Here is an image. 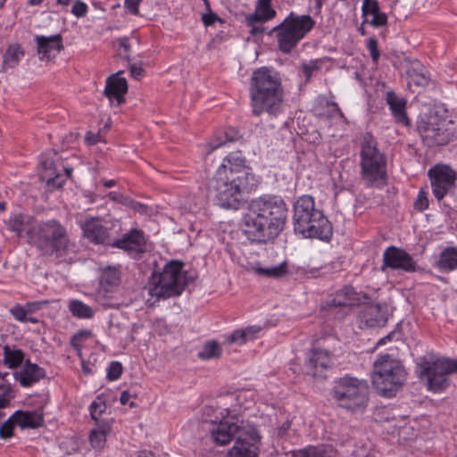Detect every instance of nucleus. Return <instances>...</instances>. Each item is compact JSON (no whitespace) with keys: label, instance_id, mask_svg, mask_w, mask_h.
I'll list each match as a JSON object with an SVG mask.
<instances>
[{"label":"nucleus","instance_id":"37998d69","mask_svg":"<svg viewBox=\"0 0 457 457\" xmlns=\"http://www.w3.org/2000/svg\"><path fill=\"white\" fill-rule=\"evenodd\" d=\"M109 432V427L106 425L99 426L93 429L89 435V441L93 448L101 450L106 442V436Z\"/></svg>","mask_w":457,"mask_h":457},{"label":"nucleus","instance_id":"3c124183","mask_svg":"<svg viewBox=\"0 0 457 457\" xmlns=\"http://www.w3.org/2000/svg\"><path fill=\"white\" fill-rule=\"evenodd\" d=\"M10 312L16 320L20 322H27V315L29 314L24 306L15 304L11 308Z\"/></svg>","mask_w":457,"mask_h":457},{"label":"nucleus","instance_id":"09e8293b","mask_svg":"<svg viewBox=\"0 0 457 457\" xmlns=\"http://www.w3.org/2000/svg\"><path fill=\"white\" fill-rule=\"evenodd\" d=\"M15 425L16 422H14V420H12V416H10L9 419L0 426V437L7 439L12 436V430Z\"/></svg>","mask_w":457,"mask_h":457},{"label":"nucleus","instance_id":"473e14b6","mask_svg":"<svg viewBox=\"0 0 457 457\" xmlns=\"http://www.w3.org/2000/svg\"><path fill=\"white\" fill-rule=\"evenodd\" d=\"M92 337L90 330H82L73 336L71 339V345L76 350L78 355L81 359V369L85 374H90L93 372V366L83 360L82 358V346L85 340Z\"/></svg>","mask_w":457,"mask_h":457},{"label":"nucleus","instance_id":"a211bd4d","mask_svg":"<svg viewBox=\"0 0 457 457\" xmlns=\"http://www.w3.org/2000/svg\"><path fill=\"white\" fill-rule=\"evenodd\" d=\"M331 355L328 350L321 348L312 349L307 353L305 372L312 377H320L323 370L331 366Z\"/></svg>","mask_w":457,"mask_h":457},{"label":"nucleus","instance_id":"7ed1b4c3","mask_svg":"<svg viewBox=\"0 0 457 457\" xmlns=\"http://www.w3.org/2000/svg\"><path fill=\"white\" fill-rule=\"evenodd\" d=\"M250 96L253 114L259 116L264 112L278 113L282 104L278 73L266 67L254 71L251 78Z\"/></svg>","mask_w":457,"mask_h":457},{"label":"nucleus","instance_id":"c85d7f7f","mask_svg":"<svg viewBox=\"0 0 457 457\" xmlns=\"http://www.w3.org/2000/svg\"><path fill=\"white\" fill-rule=\"evenodd\" d=\"M445 121L440 120L439 122L429 121L424 129V137L430 139L436 145H445L449 142V134L446 133L445 129Z\"/></svg>","mask_w":457,"mask_h":457},{"label":"nucleus","instance_id":"4be33fe9","mask_svg":"<svg viewBox=\"0 0 457 457\" xmlns=\"http://www.w3.org/2000/svg\"><path fill=\"white\" fill-rule=\"evenodd\" d=\"M315 112L317 115L331 120L336 124L346 123V119L338 107L337 104L330 101L325 96H320L317 99Z\"/></svg>","mask_w":457,"mask_h":457},{"label":"nucleus","instance_id":"cd10ccee","mask_svg":"<svg viewBox=\"0 0 457 457\" xmlns=\"http://www.w3.org/2000/svg\"><path fill=\"white\" fill-rule=\"evenodd\" d=\"M12 420H14L16 425L21 427V428H36L42 424L43 414L40 411H16L12 415Z\"/></svg>","mask_w":457,"mask_h":457},{"label":"nucleus","instance_id":"393cba45","mask_svg":"<svg viewBox=\"0 0 457 457\" xmlns=\"http://www.w3.org/2000/svg\"><path fill=\"white\" fill-rule=\"evenodd\" d=\"M262 328L261 326L253 325L244 328H238L232 333L225 336L224 345H243L248 342L253 341L258 338Z\"/></svg>","mask_w":457,"mask_h":457},{"label":"nucleus","instance_id":"6e6552de","mask_svg":"<svg viewBox=\"0 0 457 457\" xmlns=\"http://www.w3.org/2000/svg\"><path fill=\"white\" fill-rule=\"evenodd\" d=\"M371 378L379 395L392 397L405 382L406 371L400 361L382 355L374 362Z\"/></svg>","mask_w":457,"mask_h":457},{"label":"nucleus","instance_id":"6e6d98bb","mask_svg":"<svg viewBox=\"0 0 457 457\" xmlns=\"http://www.w3.org/2000/svg\"><path fill=\"white\" fill-rule=\"evenodd\" d=\"M142 0H125L124 7L134 15L138 14V7Z\"/></svg>","mask_w":457,"mask_h":457},{"label":"nucleus","instance_id":"c9c22d12","mask_svg":"<svg viewBox=\"0 0 457 457\" xmlns=\"http://www.w3.org/2000/svg\"><path fill=\"white\" fill-rule=\"evenodd\" d=\"M436 267L443 271H451L457 269V247L445 248L440 253Z\"/></svg>","mask_w":457,"mask_h":457},{"label":"nucleus","instance_id":"dca6fc26","mask_svg":"<svg viewBox=\"0 0 457 457\" xmlns=\"http://www.w3.org/2000/svg\"><path fill=\"white\" fill-rule=\"evenodd\" d=\"M386 268L414 272L417 270V265L407 252L395 246H389L383 253L382 270H385Z\"/></svg>","mask_w":457,"mask_h":457},{"label":"nucleus","instance_id":"f257e3e1","mask_svg":"<svg viewBox=\"0 0 457 457\" xmlns=\"http://www.w3.org/2000/svg\"><path fill=\"white\" fill-rule=\"evenodd\" d=\"M288 208L278 195H263L250 201L242 219V229L248 240L267 243L284 229Z\"/></svg>","mask_w":457,"mask_h":457},{"label":"nucleus","instance_id":"49530a36","mask_svg":"<svg viewBox=\"0 0 457 457\" xmlns=\"http://www.w3.org/2000/svg\"><path fill=\"white\" fill-rule=\"evenodd\" d=\"M104 394H102L96 397V399L90 404L89 410L93 420H97L99 417L106 410V403L104 399Z\"/></svg>","mask_w":457,"mask_h":457},{"label":"nucleus","instance_id":"de8ad7c7","mask_svg":"<svg viewBox=\"0 0 457 457\" xmlns=\"http://www.w3.org/2000/svg\"><path fill=\"white\" fill-rule=\"evenodd\" d=\"M416 436L414 428L411 423H405L404 425L399 427L398 436L399 440L405 442Z\"/></svg>","mask_w":457,"mask_h":457},{"label":"nucleus","instance_id":"0eeeda50","mask_svg":"<svg viewBox=\"0 0 457 457\" xmlns=\"http://www.w3.org/2000/svg\"><path fill=\"white\" fill-rule=\"evenodd\" d=\"M331 396L338 407L361 412L369 403V386L363 379L345 375L335 380Z\"/></svg>","mask_w":457,"mask_h":457},{"label":"nucleus","instance_id":"aec40b11","mask_svg":"<svg viewBox=\"0 0 457 457\" xmlns=\"http://www.w3.org/2000/svg\"><path fill=\"white\" fill-rule=\"evenodd\" d=\"M121 74L122 71H118L108 77L104 88V95L112 103L116 102L117 105L124 101V96L128 91L127 80Z\"/></svg>","mask_w":457,"mask_h":457},{"label":"nucleus","instance_id":"7c9ffc66","mask_svg":"<svg viewBox=\"0 0 457 457\" xmlns=\"http://www.w3.org/2000/svg\"><path fill=\"white\" fill-rule=\"evenodd\" d=\"M386 102L396 121L403 125H408L409 120L405 112L406 102L397 96L394 92H387Z\"/></svg>","mask_w":457,"mask_h":457},{"label":"nucleus","instance_id":"79ce46f5","mask_svg":"<svg viewBox=\"0 0 457 457\" xmlns=\"http://www.w3.org/2000/svg\"><path fill=\"white\" fill-rule=\"evenodd\" d=\"M120 282V271L113 267L104 269L101 275V285L108 291L110 288L117 287Z\"/></svg>","mask_w":457,"mask_h":457},{"label":"nucleus","instance_id":"f03ea898","mask_svg":"<svg viewBox=\"0 0 457 457\" xmlns=\"http://www.w3.org/2000/svg\"><path fill=\"white\" fill-rule=\"evenodd\" d=\"M241 152L228 154L219 166L212 182L211 189L215 192L220 204L224 208H237L242 190L246 185L249 167Z\"/></svg>","mask_w":457,"mask_h":457},{"label":"nucleus","instance_id":"4d7b16f0","mask_svg":"<svg viewBox=\"0 0 457 457\" xmlns=\"http://www.w3.org/2000/svg\"><path fill=\"white\" fill-rule=\"evenodd\" d=\"M103 141V138H102V136L101 134L98 132V133H94V132H87L85 136V142L88 145H95L98 142H101Z\"/></svg>","mask_w":457,"mask_h":457},{"label":"nucleus","instance_id":"b1692460","mask_svg":"<svg viewBox=\"0 0 457 457\" xmlns=\"http://www.w3.org/2000/svg\"><path fill=\"white\" fill-rule=\"evenodd\" d=\"M14 378L21 386L28 387L38 382L45 376L44 370L37 364L31 363L29 361L24 362L21 370L16 371Z\"/></svg>","mask_w":457,"mask_h":457},{"label":"nucleus","instance_id":"052dcab7","mask_svg":"<svg viewBox=\"0 0 457 457\" xmlns=\"http://www.w3.org/2000/svg\"><path fill=\"white\" fill-rule=\"evenodd\" d=\"M44 305L43 302H30L27 303L25 305H23L28 312L29 315L34 313L35 312L40 310L42 306Z\"/></svg>","mask_w":457,"mask_h":457},{"label":"nucleus","instance_id":"ddd939ff","mask_svg":"<svg viewBox=\"0 0 457 457\" xmlns=\"http://www.w3.org/2000/svg\"><path fill=\"white\" fill-rule=\"evenodd\" d=\"M260 445L261 436L253 424L249 422L241 427L234 445L228 453V457H257Z\"/></svg>","mask_w":457,"mask_h":457},{"label":"nucleus","instance_id":"2eb2a0df","mask_svg":"<svg viewBox=\"0 0 457 457\" xmlns=\"http://www.w3.org/2000/svg\"><path fill=\"white\" fill-rule=\"evenodd\" d=\"M428 175L433 194L438 200L444 198L456 179L454 171L449 166L443 164H437L429 169Z\"/></svg>","mask_w":457,"mask_h":457},{"label":"nucleus","instance_id":"20e7f679","mask_svg":"<svg viewBox=\"0 0 457 457\" xmlns=\"http://www.w3.org/2000/svg\"><path fill=\"white\" fill-rule=\"evenodd\" d=\"M204 420L209 423V434L212 441L218 445H227L239 434L241 427L249 421L241 420L236 409H231L222 403L205 406Z\"/></svg>","mask_w":457,"mask_h":457},{"label":"nucleus","instance_id":"a18cd8bd","mask_svg":"<svg viewBox=\"0 0 457 457\" xmlns=\"http://www.w3.org/2000/svg\"><path fill=\"white\" fill-rule=\"evenodd\" d=\"M292 457H334L328 451L319 447H309L293 453Z\"/></svg>","mask_w":457,"mask_h":457},{"label":"nucleus","instance_id":"a19ab883","mask_svg":"<svg viewBox=\"0 0 457 457\" xmlns=\"http://www.w3.org/2000/svg\"><path fill=\"white\" fill-rule=\"evenodd\" d=\"M222 349L220 343L214 340L207 341L204 344L197 356L203 361L218 359L221 356Z\"/></svg>","mask_w":457,"mask_h":457},{"label":"nucleus","instance_id":"2f4dec72","mask_svg":"<svg viewBox=\"0 0 457 457\" xmlns=\"http://www.w3.org/2000/svg\"><path fill=\"white\" fill-rule=\"evenodd\" d=\"M360 297L351 287H345L336 292L331 303L334 306H353L359 304Z\"/></svg>","mask_w":457,"mask_h":457},{"label":"nucleus","instance_id":"412c9836","mask_svg":"<svg viewBox=\"0 0 457 457\" xmlns=\"http://www.w3.org/2000/svg\"><path fill=\"white\" fill-rule=\"evenodd\" d=\"M145 239L142 231L133 229L126 234L121 239L117 240L113 245L123 249L129 254L136 257L144 251Z\"/></svg>","mask_w":457,"mask_h":457},{"label":"nucleus","instance_id":"e2e57ef3","mask_svg":"<svg viewBox=\"0 0 457 457\" xmlns=\"http://www.w3.org/2000/svg\"><path fill=\"white\" fill-rule=\"evenodd\" d=\"M130 73L135 79H140L144 75V70L137 64L130 65Z\"/></svg>","mask_w":457,"mask_h":457},{"label":"nucleus","instance_id":"0e129e2a","mask_svg":"<svg viewBox=\"0 0 457 457\" xmlns=\"http://www.w3.org/2000/svg\"><path fill=\"white\" fill-rule=\"evenodd\" d=\"M59 169L61 170V172L63 171L62 175L64 176V181L66 179L70 178L72 173V168L64 166L63 162L59 160Z\"/></svg>","mask_w":457,"mask_h":457},{"label":"nucleus","instance_id":"680f3d73","mask_svg":"<svg viewBox=\"0 0 457 457\" xmlns=\"http://www.w3.org/2000/svg\"><path fill=\"white\" fill-rule=\"evenodd\" d=\"M369 49L370 52V56L374 62H377L379 57V52L377 47V42L376 40H370L369 42Z\"/></svg>","mask_w":457,"mask_h":457},{"label":"nucleus","instance_id":"c03bdc74","mask_svg":"<svg viewBox=\"0 0 457 457\" xmlns=\"http://www.w3.org/2000/svg\"><path fill=\"white\" fill-rule=\"evenodd\" d=\"M323 61L321 59L310 60L303 62L301 65V71L305 78L306 81H309L312 76H314L322 67Z\"/></svg>","mask_w":457,"mask_h":457},{"label":"nucleus","instance_id":"a878e982","mask_svg":"<svg viewBox=\"0 0 457 457\" xmlns=\"http://www.w3.org/2000/svg\"><path fill=\"white\" fill-rule=\"evenodd\" d=\"M365 21L374 27H380L386 23V15L380 12L377 0L363 1L361 6Z\"/></svg>","mask_w":457,"mask_h":457},{"label":"nucleus","instance_id":"9d476101","mask_svg":"<svg viewBox=\"0 0 457 457\" xmlns=\"http://www.w3.org/2000/svg\"><path fill=\"white\" fill-rule=\"evenodd\" d=\"M314 24L310 15H288L281 24L272 29L276 32L279 50L285 54L290 53Z\"/></svg>","mask_w":457,"mask_h":457},{"label":"nucleus","instance_id":"423d86ee","mask_svg":"<svg viewBox=\"0 0 457 457\" xmlns=\"http://www.w3.org/2000/svg\"><path fill=\"white\" fill-rule=\"evenodd\" d=\"M184 263L172 260L162 270H154L146 286L148 294L157 299L178 296L184 291L187 281Z\"/></svg>","mask_w":457,"mask_h":457},{"label":"nucleus","instance_id":"72a5a7b5","mask_svg":"<svg viewBox=\"0 0 457 457\" xmlns=\"http://www.w3.org/2000/svg\"><path fill=\"white\" fill-rule=\"evenodd\" d=\"M24 353L14 346L8 345L3 347V363L9 369H16L24 361Z\"/></svg>","mask_w":457,"mask_h":457},{"label":"nucleus","instance_id":"f8f14e48","mask_svg":"<svg viewBox=\"0 0 457 457\" xmlns=\"http://www.w3.org/2000/svg\"><path fill=\"white\" fill-rule=\"evenodd\" d=\"M447 357L435 353H428L420 359V377L426 379L428 391L438 394L450 386V376L453 371L445 368Z\"/></svg>","mask_w":457,"mask_h":457},{"label":"nucleus","instance_id":"f704fd0d","mask_svg":"<svg viewBox=\"0 0 457 457\" xmlns=\"http://www.w3.org/2000/svg\"><path fill=\"white\" fill-rule=\"evenodd\" d=\"M238 138V132L234 128H228L219 135H217L208 144L206 148V154H210L214 150L225 145L228 142H234Z\"/></svg>","mask_w":457,"mask_h":457},{"label":"nucleus","instance_id":"bb28decb","mask_svg":"<svg viewBox=\"0 0 457 457\" xmlns=\"http://www.w3.org/2000/svg\"><path fill=\"white\" fill-rule=\"evenodd\" d=\"M271 0H258L253 13L246 17L247 25L255 22H264L272 20L276 16V11L270 5Z\"/></svg>","mask_w":457,"mask_h":457},{"label":"nucleus","instance_id":"f3484780","mask_svg":"<svg viewBox=\"0 0 457 457\" xmlns=\"http://www.w3.org/2000/svg\"><path fill=\"white\" fill-rule=\"evenodd\" d=\"M4 224L10 232L14 233L18 237L25 235L28 242L32 243L37 226L34 217L23 212H12L9 218L4 220Z\"/></svg>","mask_w":457,"mask_h":457},{"label":"nucleus","instance_id":"5701e85b","mask_svg":"<svg viewBox=\"0 0 457 457\" xmlns=\"http://www.w3.org/2000/svg\"><path fill=\"white\" fill-rule=\"evenodd\" d=\"M79 223L84 236L90 241L96 244L109 242L108 232L98 219L87 218L80 220Z\"/></svg>","mask_w":457,"mask_h":457},{"label":"nucleus","instance_id":"13d9d810","mask_svg":"<svg viewBox=\"0 0 457 457\" xmlns=\"http://www.w3.org/2000/svg\"><path fill=\"white\" fill-rule=\"evenodd\" d=\"M12 398V391L10 389H0V409L4 408L9 401Z\"/></svg>","mask_w":457,"mask_h":457},{"label":"nucleus","instance_id":"e433bc0d","mask_svg":"<svg viewBox=\"0 0 457 457\" xmlns=\"http://www.w3.org/2000/svg\"><path fill=\"white\" fill-rule=\"evenodd\" d=\"M23 56L24 51L19 44L9 46L3 57L2 71L16 67Z\"/></svg>","mask_w":457,"mask_h":457},{"label":"nucleus","instance_id":"864d4df0","mask_svg":"<svg viewBox=\"0 0 457 457\" xmlns=\"http://www.w3.org/2000/svg\"><path fill=\"white\" fill-rule=\"evenodd\" d=\"M122 373V366L118 361H112L111 362L108 371H107V377L111 380H116L118 379Z\"/></svg>","mask_w":457,"mask_h":457},{"label":"nucleus","instance_id":"58836bf2","mask_svg":"<svg viewBox=\"0 0 457 457\" xmlns=\"http://www.w3.org/2000/svg\"><path fill=\"white\" fill-rule=\"evenodd\" d=\"M250 270L259 276L278 278L284 277L287 273V262H283L278 265L267 268L255 265L252 266Z\"/></svg>","mask_w":457,"mask_h":457},{"label":"nucleus","instance_id":"69168bd1","mask_svg":"<svg viewBox=\"0 0 457 457\" xmlns=\"http://www.w3.org/2000/svg\"><path fill=\"white\" fill-rule=\"evenodd\" d=\"M446 366L449 370L453 371V374L457 372V358L456 359H451L447 357V361L445 362Z\"/></svg>","mask_w":457,"mask_h":457},{"label":"nucleus","instance_id":"6ab92c4d","mask_svg":"<svg viewBox=\"0 0 457 457\" xmlns=\"http://www.w3.org/2000/svg\"><path fill=\"white\" fill-rule=\"evenodd\" d=\"M34 40L37 43V54L41 61H50L63 48L62 38L60 34L49 37L36 35Z\"/></svg>","mask_w":457,"mask_h":457},{"label":"nucleus","instance_id":"4468645a","mask_svg":"<svg viewBox=\"0 0 457 457\" xmlns=\"http://www.w3.org/2000/svg\"><path fill=\"white\" fill-rule=\"evenodd\" d=\"M39 169V178L46 183L48 190L57 189L64 184V176L59 169V158L56 153L41 155Z\"/></svg>","mask_w":457,"mask_h":457},{"label":"nucleus","instance_id":"ea45409f","mask_svg":"<svg viewBox=\"0 0 457 457\" xmlns=\"http://www.w3.org/2000/svg\"><path fill=\"white\" fill-rule=\"evenodd\" d=\"M68 309L72 316L80 320L92 319L95 314V311L89 305L77 299L69 301Z\"/></svg>","mask_w":457,"mask_h":457},{"label":"nucleus","instance_id":"338daca9","mask_svg":"<svg viewBox=\"0 0 457 457\" xmlns=\"http://www.w3.org/2000/svg\"><path fill=\"white\" fill-rule=\"evenodd\" d=\"M255 23H253V25H248L251 27L250 33L252 36H256L258 34H262L264 31L263 27L255 26Z\"/></svg>","mask_w":457,"mask_h":457},{"label":"nucleus","instance_id":"39448f33","mask_svg":"<svg viewBox=\"0 0 457 457\" xmlns=\"http://www.w3.org/2000/svg\"><path fill=\"white\" fill-rule=\"evenodd\" d=\"M294 228L304 237L328 239L332 228L323 212L315 207L313 197L303 195L294 205Z\"/></svg>","mask_w":457,"mask_h":457},{"label":"nucleus","instance_id":"1a4fd4ad","mask_svg":"<svg viewBox=\"0 0 457 457\" xmlns=\"http://www.w3.org/2000/svg\"><path fill=\"white\" fill-rule=\"evenodd\" d=\"M361 178L370 187H380L386 182V161L370 134L363 136L361 148Z\"/></svg>","mask_w":457,"mask_h":457},{"label":"nucleus","instance_id":"5fc2aeb1","mask_svg":"<svg viewBox=\"0 0 457 457\" xmlns=\"http://www.w3.org/2000/svg\"><path fill=\"white\" fill-rule=\"evenodd\" d=\"M135 398V395L131 394L129 391H123L120 395V401L122 405H128L132 408L136 405Z\"/></svg>","mask_w":457,"mask_h":457},{"label":"nucleus","instance_id":"774afa93","mask_svg":"<svg viewBox=\"0 0 457 457\" xmlns=\"http://www.w3.org/2000/svg\"><path fill=\"white\" fill-rule=\"evenodd\" d=\"M137 457H156V455L149 451H142L139 453Z\"/></svg>","mask_w":457,"mask_h":457},{"label":"nucleus","instance_id":"bf43d9fd","mask_svg":"<svg viewBox=\"0 0 457 457\" xmlns=\"http://www.w3.org/2000/svg\"><path fill=\"white\" fill-rule=\"evenodd\" d=\"M203 22L205 26H212L217 21L220 20L218 15L209 10L207 13L203 14L202 16Z\"/></svg>","mask_w":457,"mask_h":457},{"label":"nucleus","instance_id":"c756f323","mask_svg":"<svg viewBox=\"0 0 457 457\" xmlns=\"http://www.w3.org/2000/svg\"><path fill=\"white\" fill-rule=\"evenodd\" d=\"M362 319L369 327H383L386 323L387 318L385 310L378 305L373 304L365 307L362 313Z\"/></svg>","mask_w":457,"mask_h":457},{"label":"nucleus","instance_id":"9b49d317","mask_svg":"<svg viewBox=\"0 0 457 457\" xmlns=\"http://www.w3.org/2000/svg\"><path fill=\"white\" fill-rule=\"evenodd\" d=\"M46 253L62 254L70 247L65 228L55 220L37 224L32 243Z\"/></svg>","mask_w":457,"mask_h":457},{"label":"nucleus","instance_id":"4c0bfd02","mask_svg":"<svg viewBox=\"0 0 457 457\" xmlns=\"http://www.w3.org/2000/svg\"><path fill=\"white\" fill-rule=\"evenodd\" d=\"M409 86L425 87L429 82V76L425 67L420 63H415L407 71Z\"/></svg>","mask_w":457,"mask_h":457},{"label":"nucleus","instance_id":"603ef678","mask_svg":"<svg viewBox=\"0 0 457 457\" xmlns=\"http://www.w3.org/2000/svg\"><path fill=\"white\" fill-rule=\"evenodd\" d=\"M428 207V199L427 193L420 189L419 191L416 201L414 202V208L420 212L426 210Z\"/></svg>","mask_w":457,"mask_h":457},{"label":"nucleus","instance_id":"8fccbe9b","mask_svg":"<svg viewBox=\"0 0 457 457\" xmlns=\"http://www.w3.org/2000/svg\"><path fill=\"white\" fill-rule=\"evenodd\" d=\"M88 12L87 4L81 1L76 0L71 7V12L77 18H82L87 15Z\"/></svg>","mask_w":457,"mask_h":457}]
</instances>
